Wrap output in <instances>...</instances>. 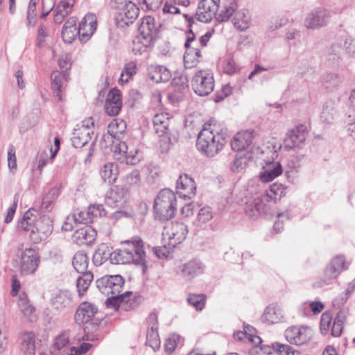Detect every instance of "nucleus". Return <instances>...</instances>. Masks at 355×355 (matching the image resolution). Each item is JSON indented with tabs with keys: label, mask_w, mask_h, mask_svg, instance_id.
<instances>
[{
	"label": "nucleus",
	"mask_w": 355,
	"mask_h": 355,
	"mask_svg": "<svg viewBox=\"0 0 355 355\" xmlns=\"http://www.w3.org/2000/svg\"><path fill=\"white\" fill-rule=\"evenodd\" d=\"M333 319V313L331 311L324 312L320 318V329L322 335H327L329 331Z\"/></svg>",
	"instance_id": "6e6d98bb"
},
{
	"label": "nucleus",
	"mask_w": 355,
	"mask_h": 355,
	"mask_svg": "<svg viewBox=\"0 0 355 355\" xmlns=\"http://www.w3.org/2000/svg\"><path fill=\"white\" fill-rule=\"evenodd\" d=\"M153 208L159 220H168L173 218L177 210L175 193L169 189L161 190L155 199Z\"/></svg>",
	"instance_id": "7ed1b4c3"
},
{
	"label": "nucleus",
	"mask_w": 355,
	"mask_h": 355,
	"mask_svg": "<svg viewBox=\"0 0 355 355\" xmlns=\"http://www.w3.org/2000/svg\"><path fill=\"white\" fill-rule=\"evenodd\" d=\"M33 212H37L35 208H31L25 212L22 219L18 222V229L24 231L30 230L31 232L33 223L37 218V216L34 215Z\"/></svg>",
	"instance_id": "a18cd8bd"
},
{
	"label": "nucleus",
	"mask_w": 355,
	"mask_h": 355,
	"mask_svg": "<svg viewBox=\"0 0 355 355\" xmlns=\"http://www.w3.org/2000/svg\"><path fill=\"white\" fill-rule=\"evenodd\" d=\"M253 132L245 130L238 132L231 141V148L237 153L244 152L252 144Z\"/></svg>",
	"instance_id": "cd10ccee"
},
{
	"label": "nucleus",
	"mask_w": 355,
	"mask_h": 355,
	"mask_svg": "<svg viewBox=\"0 0 355 355\" xmlns=\"http://www.w3.org/2000/svg\"><path fill=\"white\" fill-rule=\"evenodd\" d=\"M68 73L67 72H60L59 71H54L51 73V87L53 90V93L55 97L58 98L59 101H62V80L64 79L67 80Z\"/></svg>",
	"instance_id": "4c0bfd02"
},
{
	"label": "nucleus",
	"mask_w": 355,
	"mask_h": 355,
	"mask_svg": "<svg viewBox=\"0 0 355 355\" xmlns=\"http://www.w3.org/2000/svg\"><path fill=\"white\" fill-rule=\"evenodd\" d=\"M312 330L307 327H291L285 331V337L291 344L302 345L312 338Z\"/></svg>",
	"instance_id": "a211bd4d"
},
{
	"label": "nucleus",
	"mask_w": 355,
	"mask_h": 355,
	"mask_svg": "<svg viewBox=\"0 0 355 355\" xmlns=\"http://www.w3.org/2000/svg\"><path fill=\"white\" fill-rule=\"evenodd\" d=\"M99 173L103 182L112 184L119 175L118 165L116 163L107 162L101 168Z\"/></svg>",
	"instance_id": "473e14b6"
},
{
	"label": "nucleus",
	"mask_w": 355,
	"mask_h": 355,
	"mask_svg": "<svg viewBox=\"0 0 355 355\" xmlns=\"http://www.w3.org/2000/svg\"><path fill=\"white\" fill-rule=\"evenodd\" d=\"M124 284V277L119 275H105L96 281L99 291L105 295H111V297L121 295Z\"/></svg>",
	"instance_id": "6e6552de"
},
{
	"label": "nucleus",
	"mask_w": 355,
	"mask_h": 355,
	"mask_svg": "<svg viewBox=\"0 0 355 355\" xmlns=\"http://www.w3.org/2000/svg\"><path fill=\"white\" fill-rule=\"evenodd\" d=\"M122 107L121 92L117 88L110 90L105 101L104 108L107 115L114 116L119 114Z\"/></svg>",
	"instance_id": "412c9836"
},
{
	"label": "nucleus",
	"mask_w": 355,
	"mask_h": 355,
	"mask_svg": "<svg viewBox=\"0 0 355 355\" xmlns=\"http://www.w3.org/2000/svg\"><path fill=\"white\" fill-rule=\"evenodd\" d=\"M340 50H341V46L340 44H332L328 49V52H327L328 60L329 61H331L332 62L338 61L340 58Z\"/></svg>",
	"instance_id": "052dcab7"
},
{
	"label": "nucleus",
	"mask_w": 355,
	"mask_h": 355,
	"mask_svg": "<svg viewBox=\"0 0 355 355\" xmlns=\"http://www.w3.org/2000/svg\"><path fill=\"white\" fill-rule=\"evenodd\" d=\"M346 269L345 260L343 256H337L334 258L324 270L323 278L313 284L314 287L321 288L324 285L332 283L340 273Z\"/></svg>",
	"instance_id": "9d476101"
},
{
	"label": "nucleus",
	"mask_w": 355,
	"mask_h": 355,
	"mask_svg": "<svg viewBox=\"0 0 355 355\" xmlns=\"http://www.w3.org/2000/svg\"><path fill=\"white\" fill-rule=\"evenodd\" d=\"M217 10L218 6H216L211 0H200L198 5L195 18L200 22L209 23Z\"/></svg>",
	"instance_id": "5701e85b"
},
{
	"label": "nucleus",
	"mask_w": 355,
	"mask_h": 355,
	"mask_svg": "<svg viewBox=\"0 0 355 355\" xmlns=\"http://www.w3.org/2000/svg\"><path fill=\"white\" fill-rule=\"evenodd\" d=\"M37 214L40 217L35 218L30 233L31 239L35 243L46 240L53 232V221L51 218L46 215L41 216L42 213H39V211H37Z\"/></svg>",
	"instance_id": "1a4fd4ad"
},
{
	"label": "nucleus",
	"mask_w": 355,
	"mask_h": 355,
	"mask_svg": "<svg viewBox=\"0 0 355 355\" xmlns=\"http://www.w3.org/2000/svg\"><path fill=\"white\" fill-rule=\"evenodd\" d=\"M205 264L198 259H193L176 266L175 272L184 281L190 282L204 273Z\"/></svg>",
	"instance_id": "9b49d317"
},
{
	"label": "nucleus",
	"mask_w": 355,
	"mask_h": 355,
	"mask_svg": "<svg viewBox=\"0 0 355 355\" xmlns=\"http://www.w3.org/2000/svg\"><path fill=\"white\" fill-rule=\"evenodd\" d=\"M238 8L236 0H228L224 9L218 14L217 20L219 22L227 21Z\"/></svg>",
	"instance_id": "09e8293b"
},
{
	"label": "nucleus",
	"mask_w": 355,
	"mask_h": 355,
	"mask_svg": "<svg viewBox=\"0 0 355 355\" xmlns=\"http://www.w3.org/2000/svg\"><path fill=\"white\" fill-rule=\"evenodd\" d=\"M97 313V309L93 304L88 302L80 304L76 310L74 319L77 324H81L89 322Z\"/></svg>",
	"instance_id": "c85d7f7f"
},
{
	"label": "nucleus",
	"mask_w": 355,
	"mask_h": 355,
	"mask_svg": "<svg viewBox=\"0 0 355 355\" xmlns=\"http://www.w3.org/2000/svg\"><path fill=\"white\" fill-rule=\"evenodd\" d=\"M283 172L282 166L278 162H269L262 168L260 180L263 182H268L279 176Z\"/></svg>",
	"instance_id": "c756f323"
},
{
	"label": "nucleus",
	"mask_w": 355,
	"mask_h": 355,
	"mask_svg": "<svg viewBox=\"0 0 355 355\" xmlns=\"http://www.w3.org/2000/svg\"><path fill=\"white\" fill-rule=\"evenodd\" d=\"M78 28H62V37L64 42L70 44L71 43L76 37L77 35L79 36V33H78Z\"/></svg>",
	"instance_id": "13d9d810"
},
{
	"label": "nucleus",
	"mask_w": 355,
	"mask_h": 355,
	"mask_svg": "<svg viewBox=\"0 0 355 355\" xmlns=\"http://www.w3.org/2000/svg\"><path fill=\"white\" fill-rule=\"evenodd\" d=\"M113 251L107 244L102 243L99 245L93 256V261L95 265L101 266L110 259L112 263Z\"/></svg>",
	"instance_id": "e433bc0d"
},
{
	"label": "nucleus",
	"mask_w": 355,
	"mask_h": 355,
	"mask_svg": "<svg viewBox=\"0 0 355 355\" xmlns=\"http://www.w3.org/2000/svg\"><path fill=\"white\" fill-rule=\"evenodd\" d=\"M212 218V214L209 207H203L200 209L198 214V220L200 223H205Z\"/></svg>",
	"instance_id": "338daca9"
},
{
	"label": "nucleus",
	"mask_w": 355,
	"mask_h": 355,
	"mask_svg": "<svg viewBox=\"0 0 355 355\" xmlns=\"http://www.w3.org/2000/svg\"><path fill=\"white\" fill-rule=\"evenodd\" d=\"M81 275L77 278L76 286L80 296L84 295L85 293L89 288L94 275L92 272H81Z\"/></svg>",
	"instance_id": "a19ab883"
},
{
	"label": "nucleus",
	"mask_w": 355,
	"mask_h": 355,
	"mask_svg": "<svg viewBox=\"0 0 355 355\" xmlns=\"http://www.w3.org/2000/svg\"><path fill=\"white\" fill-rule=\"evenodd\" d=\"M114 157L121 162L135 164L139 159L137 157L138 149L133 145H128L125 141H119L114 146Z\"/></svg>",
	"instance_id": "2eb2a0df"
},
{
	"label": "nucleus",
	"mask_w": 355,
	"mask_h": 355,
	"mask_svg": "<svg viewBox=\"0 0 355 355\" xmlns=\"http://www.w3.org/2000/svg\"><path fill=\"white\" fill-rule=\"evenodd\" d=\"M153 129L159 137V149L162 153H166L171 149L172 141L169 132V118L166 114L160 113L154 116Z\"/></svg>",
	"instance_id": "20e7f679"
},
{
	"label": "nucleus",
	"mask_w": 355,
	"mask_h": 355,
	"mask_svg": "<svg viewBox=\"0 0 355 355\" xmlns=\"http://www.w3.org/2000/svg\"><path fill=\"white\" fill-rule=\"evenodd\" d=\"M53 307L57 310L62 311L70 308L73 304L72 293L69 291H60L51 299Z\"/></svg>",
	"instance_id": "7c9ffc66"
},
{
	"label": "nucleus",
	"mask_w": 355,
	"mask_h": 355,
	"mask_svg": "<svg viewBox=\"0 0 355 355\" xmlns=\"http://www.w3.org/2000/svg\"><path fill=\"white\" fill-rule=\"evenodd\" d=\"M269 202L270 196L268 194H261L246 202L245 211L250 217L270 214Z\"/></svg>",
	"instance_id": "dca6fc26"
},
{
	"label": "nucleus",
	"mask_w": 355,
	"mask_h": 355,
	"mask_svg": "<svg viewBox=\"0 0 355 355\" xmlns=\"http://www.w3.org/2000/svg\"><path fill=\"white\" fill-rule=\"evenodd\" d=\"M35 338L33 331L24 332L20 336L21 350L25 355H35Z\"/></svg>",
	"instance_id": "f704fd0d"
},
{
	"label": "nucleus",
	"mask_w": 355,
	"mask_h": 355,
	"mask_svg": "<svg viewBox=\"0 0 355 355\" xmlns=\"http://www.w3.org/2000/svg\"><path fill=\"white\" fill-rule=\"evenodd\" d=\"M321 83L324 88L332 91L338 86L340 78L337 73H327L322 76Z\"/></svg>",
	"instance_id": "8fccbe9b"
},
{
	"label": "nucleus",
	"mask_w": 355,
	"mask_h": 355,
	"mask_svg": "<svg viewBox=\"0 0 355 355\" xmlns=\"http://www.w3.org/2000/svg\"><path fill=\"white\" fill-rule=\"evenodd\" d=\"M206 298L207 297L204 294H189L187 297V302L197 311H202L205 308Z\"/></svg>",
	"instance_id": "3c124183"
},
{
	"label": "nucleus",
	"mask_w": 355,
	"mask_h": 355,
	"mask_svg": "<svg viewBox=\"0 0 355 355\" xmlns=\"http://www.w3.org/2000/svg\"><path fill=\"white\" fill-rule=\"evenodd\" d=\"M72 264L78 273L87 272L89 258L85 252L82 251L77 252L73 256Z\"/></svg>",
	"instance_id": "37998d69"
},
{
	"label": "nucleus",
	"mask_w": 355,
	"mask_h": 355,
	"mask_svg": "<svg viewBox=\"0 0 355 355\" xmlns=\"http://www.w3.org/2000/svg\"><path fill=\"white\" fill-rule=\"evenodd\" d=\"M146 345L150 346L154 352L160 347V340L157 329H148L146 333Z\"/></svg>",
	"instance_id": "603ef678"
},
{
	"label": "nucleus",
	"mask_w": 355,
	"mask_h": 355,
	"mask_svg": "<svg viewBox=\"0 0 355 355\" xmlns=\"http://www.w3.org/2000/svg\"><path fill=\"white\" fill-rule=\"evenodd\" d=\"M331 17V12L329 10L324 8H318L307 15L304 20V26L307 28L311 29L326 26Z\"/></svg>",
	"instance_id": "f3484780"
},
{
	"label": "nucleus",
	"mask_w": 355,
	"mask_h": 355,
	"mask_svg": "<svg viewBox=\"0 0 355 355\" xmlns=\"http://www.w3.org/2000/svg\"><path fill=\"white\" fill-rule=\"evenodd\" d=\"M148 76L156 83L166 82L171 78V72L164 66H150L148 69Z\"/></svg>",
	"instance_id": "c9c22d12"
},
{
	"label": "nucleus",
	"mask_w": 355,
	"mask_h": 355,
	"mask_svg": "<svg viewBox=\"0 0 355 355\" xmlns=\"http://www.w3.org/2000/svg\"><path fill=\"white\" fill-rule=\"evenodd\" d=\"M232 87L226 85L223 86L221 89L216 92L214 97V101L216 103L220 102L227 97L232 93Z\"/></svg>",
	"instance_id": "69168bd1"
},
{
	"label": "nucleus",
	"mask_w": 355,
	"mask_h": 355,
	"mask_svg": "<svg viewBox=\"0 0 355 355\" xmlns=\"http://www.w3.org/2000/svg\"><path fill=\"white\" fill-rule=\"evenodd\" d=\"M125 190L116 187L107 193L105 203L110 207H119L125 202Z\"/></svg>",
	"instance_id": "2f4dec72"
},
{
	"label": "nucleus",
	"mask_w": 355,
	"mask_h": 355,
	"mask_svg": "<svg viewBox=\"0 0 355 355\" xmlns=\"http://www.w3.org/2000/svg\"><path fill=\"white\" fill-rule=\"evenodd\" d=\"M18 306L21 313L26 317H30L35 311V307L28 299L26 293H21L18 299Z\"/></svg>",
	"instance_id": "de8ad7c7"
},
{
	"label": "nucleus",
	"mask_w": 355,
	"mask_h": 355,
	"mask_svg": "<svg viewBox=\"0 0 355 355\" xmlns=\"http://www.w3.org/2000/svg\"><path fill=\"white\" fill-rule=\"evenodd\" d=\"M158 27L155 24V18L146 16L141 19L139 26V32L142 39V44L145 47L153 46L157 39Z\"/></svg>",
	"instance_id": "f8f14e48"
},
{
	"label": "nucleus",
	"mask_w": 355,
	"mask_h": 355,
	"mask_svg": "<svg viewBox=\"0 0 355 355\" xmlns=\"http://www.w3.org/2000/svg\"><path fill=\"white\" fill-rule=\"evenodd\" d=\"M191 87L194 92L200 96L211 94L214 88L213 74L207 69L198 70L193 76Z\"/></svg>",
	"instance_id": "423d86ee"
},
{
	"label": "nucleus",
	"mask_w": 355,
	"mask_h": 355,
	"mask_svg": "<svg viewBox=\"0 0 355 355\" xmlns=\"http://www.w3.org/2000/svg\"><path fill=\"white\" fill-rule=\"evenodd\" d=\"M116 8L119 10L116 17L117 26L125 28L132 24L138 17L139 8L131 1L124 0L116 1Z\"/></svg>",
	"instance_id": "0eeeda50"
},
{
	"label": "nucleus",
	"mask_w": 355,
	"mask_h": 355,
	"mask_svg": "<svg viewBox=\"0 0 355 355\" xmlns=\"http://www.w3.org/2000/svg\"><path fill=\"white\" fill-rule=\"evenodd\" d=\"M188 234L187 226L182 222H173L169 226L164 227L163 236L169 240V245L175 247L181 243Z\"/></svg>",
	"instance_id": "4468645a"
},
{
	"label": "nucleus",
	"mask_w": 355,
	"mask_h": 355,
	"mask_svg": "<svg viewBox=\"0 0 355 355\" xmlns=\"http://www.w3.org/2000/svg\"><path fill=\"white\" fill-rule=\"evenodd\" d=\"M75 0H62L56 6L54 12V21L57 24L62 22L64 19L71 12Z\"/></svg>",
	"instance_id": "72a5a7b5"
},
{
	"label": "nucleus",
	"mask_w": 355,
	"mask_h": 355,
	"mask_svg": "<svg viewBox=\"0 0 355 355\" xmlns=\"http://www.w3.org/2000/svg\"><path fill=\"white\" fill-rule=\"evenodd\" d=\"M306 135V127L303 125H297L286 134L284 141V148L289 150L298 147L305 141Z\"/></svg>",
	"instance_id": "aec40b11"
},
{
	"label": "nucleus",
	"mask_w": 355,
	"mask_h": 355,
	"mask_svg": "<svg viewBox=\"0 0 355 355\" xmlns=\"http://www.w3.org/2000/svg\"><path fill=\"white\" fill-rule=\"evenodd\" d=\"M73 216H76V222L78 223H84L85 225L87 223L93 222L91 214L87 209L85 211H80L78 213L73 214Z\"/></svg>",
	"instance_id": "0e129e2a"
},
{
	"label": "nucleus",
	"mask_w": 355,
	"mask_h": 355,
	"mask_svg": "<svg viewBox=\"0 0 355 355\" xmlns=\"http://www.w3.org/2000/svg\"><path fill=\"white\" fill-rule=\"evenodd\" d=\"M137 65L134 62H130L127 63L121 73L119 80V83L123 84L128 82L129 79L136 73Z\"/></svg>",
	"instance_id": "864d4df0"
},
{
	"label": "nucleus",
	"mask_w": 355,
	"mask_h": 355,
	"mask_svg": "<svg viewBox=\"0 0 355 355\" xmlns=\"http://www.w3.org/2000/svg\"><path fill=\"white\" fill-rule=\"evenodd\" d=\"M143 300L141 295H137L132 291H125L121 295L108 297L105 303L108 308L128 311L137 308Z\"/></svg>",
	"instance_id": "39448f33"
},
{
	"label": "nucleus",
	"mask_w": 355,
	"mask_h": 355,
	"mask_svg": "<svg viewBox=\"0 0 355 355\" xmlns=\"http://www.w3.org/2000/svg\"><path fill=\"white\" fill-rule=\"evenodd\" d=\"M97 21L94 14L88 13L79 23L78 33L82 42H87L96 29Z\"/></svg>",
	"instance_id": "b1692460"
},
{
	"label": "nucleus",
	"mask_w": 355,
	"mask_h": 355,
	"mask_svg": "<svg viewBox=\"0 0 355 355\" xmlns=\"http://www.w3.org/2000/svg\"><path fill=\"white\" fill-rule=\"evenodd\" d=\"M347 311L345 309L340 310L337 313L331 329V333L333 336L338 337L341 335L343 329V324L347 319Z\"/></svg>",
	"instance_id": "79ce46f5"
},
{
	"label": "nucleus",
	"mask_w": 355,
	"mask_h": 355,
	"mask_svg": "<svg viewBox=\"0 0 355 355\" xmlns=\"http://www.w3.org/2000/svg\"><path fill=\"white\" fill-rule=\"evenodd\" d=\"M88 209L93 220L95 218L101 217L106 215V211L104 209V207L101 204L92 205L88 207Z\"/></svg>",
	"instance_id": "e2e57ef3"
},
{
	"label": "nucleus",
	"mask_w": 355,
	"mask_h": 355,
	"mask_svg": "<svg viewBox=\"0 0 355 355\" xmlns=\"http://www.w3.org/2000/svg\"><path fill=\"white\" fill-rule=\"evenodd\" d=\"M181 339V337L176 334H173L171 335L167 340H166V343L164 344L165 351L168 354H172L175 348L178 346V343L180 342Z\"/></svg>",
	"instance_id": "4d7b16f0"
},
{
	"label": "nucleus",
	"mask_w": 355,
	"mask_h": 355,
	"mask_svg": "<svg viewBox=\"0 0 355 355\" xmlns=\"http://www.w3.org/2000/svg\"><path fill=\"white\" fill-rule=\"evenodd\" d=\"M272 347V349L279 355H300L297 350L288 345L275 343Z\"/></svg>",
	"instance_id": "5fc2aeb1"
},
{
	"label": "nucleus",
	"mask_w": 355,
	"mask_h": 355,
	"mask_svg": "<svg viewBox=\"0 0 355 355\" xmlns=\"http://www.w3.org/2000/svg\"><path fill=\"white\" fill-rule=\"evenodd\" d=\"M201 57V51L199 49L186 51L184 55V67L187 69H191L196 67Z\"/></svg>",
	"instance_id": "c03bdc74"
},
{
	"label": "nucleus",
	"mask_w": 355,
	"mask_h": 355,
	"mask_svg": "<svg viewBox=\"0 0 355 355\" xmlns=\"http://www.w3.org/2000/svg\"><path fill=\"white\" fill-rule=\"evenodd\" d=\"M96 231L89 225H84L83 227L76 230L72 236V239L77 245H89L96 239Z\"/></svg>",
	"instance_id": "a878e982"
},
{
	"label": "nucleus",
	"mask_w": 355,
	"mask_h": 355,
	"mask_svg": "<svg viewBox=\"0 0 355 355\" xmlns=\"http://www.w3.org/2000/svg\"><path fill=\"white\" fill-rule=\"evenodd\" d=\"M261 320L268 324H275L285 322V316L278 304H271L265 309L261 315Z\"/></svg>",
	"instance_id": "bb28decb"
},
{
	"label": "nucleus",
	"mask_w": 355,
	"mask_h": 355,
	"mask_svg": "<svg viewBox=\"0 0 355 355\" xmlns=\"http://www.w3.org/2000/svg\"><path fill=\"white\" fill-rule=\"evenodd\" d=\"M90 125H94L92 118L83 121L80 125H77L71 137L72 145L75 148H82L91 140L94 132Z\"/></svg>",
	"instance_id": "ddd939ff"
},
{
	"label": "nucleus",
	"mask_w": 355,
	"mask_h": 355,
	"mask_svg": "<svg viewBox=\"0 0 355 355\" xmlns=\"http://www.w3.org/2000/svg\"><path fill=\"white\" fill-rule=\"evenodd\" d=\"M122 248L113 251L112 263L130 264L141 266L143 272H146V252L144 250V242L141 237L133 236L130 240L121 242Z\"/></svg>",
	"instance_id": "f03ea898"
},
{
	"label": "nucleus",
	"mask_w": 355,
	"mask_h": 355,
	"mask_svg": "<svg viewBox=\"0 0 355 355\" xmlns=\"http://www.w3.org/2000/svg\"><path fill=\"white\" fill-rule=\"evenodd\" d=\"M36 5H37V1L36 0H31L28 10H27V20L28 23L30 26H35L36 23L35 17L37 16V12H36Z\"/></svg>",
	"instance_id": "bf43d9fd"
},
{
	"label": "nucleus",
	"mask_w": 355,
	"mask_h": 355,
	"mask_svg": "<svg viewBox=\"0 0 355 355\" xmlns=\"http://www.w3.org/2000/svg\"><path fill=\"white\" fill-rule=\"evenodd\" d=\"M234 26L240 31H245L250 26V17L246 10L238 11L233 19Z\"/></svg>",
	"instance_id": "58836bf2"
},
{
	"label": "nucleus",
	"mask_w": 355,
	"mask_h": 355,
	"mask_svg": "<svg viewBox=\"0 0 355 355\" xmlns=\"http://www.w3.org/2000/svg\"><path fill=\"white\" fill-rule=\"evenodd\" d=\"M40 258L36 251L33 248H26L21 255L20 270L23 274H33L36 271Z\"/></svg>",
	"instance_id": "6ab92c4d"
},
{
	"label": "nucleus",
	"mask_w": 355,
	"mask_h": 355,
	"mask_svg": "<svg viewBox=\"0 0 355 355\" xmlns=\"http://www.w3.org/2000/svg\"><path fill=\"white\" fill-rule=\"evenodd\" d=\"M251 159L252 155L248 151L237 153L231 166L232 171L233 172L241 171L247 166Z\"/></svg>",
	"instance_id": "ea45409f"
},
{
	"label": "nucleus",
	"mask_w": 355,
	"mask_h": 355,
	"mask_svg": "<svg viewBox=\"0 0 355 355\" xmlns=\"http://www.w3.org/2000/svg\"><path fill=\"white\" fill-rule=\"evenodd\" d=\"M320 117L324 122L330 123L334 119L333 109L328 105L323 106Z\"/></svg>",
	"instance_id": "774afa93"
},
{
	"label": "nucleus",
	"mask_w": 355,
	"mask_h": 355,
	"mask_svg": "<svg viewBox=\"0 0 355 355\" xmlns=\"http://www.w3.org/2000/svg\"><path fill=\"white\" fill-rule=\"evenodd\" d=\"M189 80L187 76L184 73H180L178 76H175L173 80L172 84L174 86L178 87L180 91L184 90L188 87Z\"/></svg>",
	"instance_id": "680f3d73"
},
{
	"label": "nucleus",
	"mask_w": 355,
	"mask_h": 355,
	"mask_svg": "<svg viewBox=\"0 0 355 355\" xmlns=\"http://www.w3.org/2000/svg\"><path fill=\"white\" fill-rule=\"evenodd\" d=\"M176 189L180 198L191 199L196 196V185L191 177L183 174L177 180Z\"/></svg>",
	"instance_id": "4be33fe9"
},
{
	"label": "nucleus",
	"mask_w": 355,
	"mask_h": 355,
	"mask_svg": "<svg viewBox=\"0 0 355 355\" xmlns=\"http://www.w3.org/2000/svg\"><path fill=\"white\" fill-rule=\"evenodd\" d=\"M286 187L284 184L275 182L270 186L264 194L270 196V202L273 201L275 203L286 195Z\"/></svg>",
	"instance_id": "49530a36"
},
{
	"label": "nucleus",
	"mask_w": 355,
	"mask_h": 355,
	"mask_svg": "<svg viewBox=\"0 0 355 355\" xmlns=\"http://www.w3.org/2000/svg\"><path fill=\"white\" fill-rule=\"evenodd\" d=\"M127 125L122 119H114L108 125V135H104L100 141V145L103 147V142L113 143V138L120 140L125 132Z\"/></svg>",
	"instance_id": "393cba45"
},
{
	"label": "nucleus",
	"mask_w": 355,
	"mask_h": 355,
	"mask_svg": "<svg viewBox=\"0 0 355 355\" xmlns=\"http://www.w3.org/2000/svg\"><path fill=\"white\" fill-rule=\"evenodd\" d=\"M227 130L216 120L210 119L203 125L196 140L198 150L208 157L217 155L227 143Z\"/></svg>",
	"instance_id": "f257e3e1"
}]
</instances>
